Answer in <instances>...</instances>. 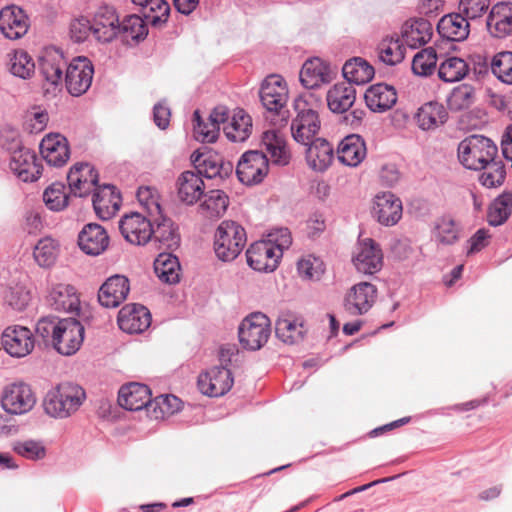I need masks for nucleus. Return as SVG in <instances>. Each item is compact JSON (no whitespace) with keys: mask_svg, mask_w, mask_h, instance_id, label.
Wrapping results in <instances>:
<instances>
[{"mask_svg":"<svg viewBox=\"0 0 512 512\" xmlns=\"http://www.w3.org/2000/svg\"><path fill=\"white\" fill-rule=\"evenodd\" d=\"M297 269L301 278L314 281L320 280L325 272L323 261L313 255H307L301 258L298 261Z\"/></svg>","mask_w":512,"mask_h":512,"instance_id":"e2e57ef3","label":"nucleus"},{"mask_svg":"<svg viewBox=\"0 0 512 512\" xmlns=\"http://www.w3.org/2000/svg\"><path fill=\"white\" fill-rule=\"evenodd\" d=\"M275 333L280 341L293 345L303 340L306 328L301 317L287 312L282 313L277 319Z\"/></svg>","mask_w":512,"mask_h":512,"instance_id":"2f4dec72","label":"nucleus"},{"mask_svg":"<svg viewBox=\"0 0 512 512\" xmlns=\"http://www.w3.org/2000/svg\"><path fill=\"white\" fill-rule=\"evenodd\" d=\"M12 450L22 458L30 461L43 460L47 455V449L42 440L21 439L13 442Z\"/></svg>","mask_w":512,"mask_h":512,"instance_id":"6e6d98bb","label":"nucleus"},{"mask_svg":"<svg viewBox=\"0 0 512 512\" xmlns=\"http://www.w3.org/2000/svg\"><path fill=\"white\" fill-rule=\"evenodd\" d=\"M93 195V207L100 219L108 220L115 215L121 205L120 194L112 185L98 187Z\"/></svg>","mask_w":512,"mask_h":512,"instance_id":"f704fd0d","label":"nucleus"},{"mask_svg":"<svg viewBox=\"0 0 512 512\" xmlns=\"http://www.w3.org/2000/svg\"><path fill=\"white\" fill-rule=\"evenodd\" d=\"M448 117V111L442 103L428 101L418 107L413 119L421 131L432 132L443 126Z\"/></svg>","mask_w":512,"mask_h":512,"instance_id":"5701e85b","label":"nucleus"},{"mask_svg":"<svg viewBox=\"0 0 512 512\" xmlns=\"http://www.w3.org/2000/svg\"><path fill=\"white\" fill-rule=\"evenodd\" d=\"M177 195L181 202L187 205L195 204L204 194V182L199 173L184 171L176 182Z\"/></svg>","mask_w":512,"mask_h":512,"instance_id":"e433bc0d","label":"nucleus"},{"mask_svg":"<svg viewBox=\"0 0 512 512\" xmlns=\"http://www.w3.org/2000/svg\"><path fill=\"white\" fill-rule=\"evenodd\" d=\"M248 265L258 272H273L279 265L281 253L264 240L256 241L246 251Z\"/></svg>","mask_w":512,"mask_h":512,"instance_id":"aec40b11","label":"nucleus"},{"mask_svg":"<svg viewBox=\"0 0 512 512\" xmlns=\"http://www.w3.org/2000/svg\"><path fill=\"white\" fill-rule=\"evenodd\" d=\"M49 305L56 311L78 313L80 300L75 288L69 284H55L47 296Z\"/></svg>","mask_w":512,"mask_h":512,"instance_id":"72a5a7b5","label":"nucleus"},{"mask_svg":"<svg viewBox=\"0 0 512 512\" xmlns=\"http://www.w3.org/2000/svg\"><path fill=\"white\" fill-rule=\"evenodd\" d=\"M367 150L361 136L351 134L346 136L338 145V160L345 166L357 167L366 158Z\"/></svg>","mask_w":512,"mask_h":512,"instance_id":"c9c22d12","label":"nucleus"},{"mask_svg":"<svg viewBox=\"0 0 512 512\" xmlns=\"http://www.w3.org/2000/svg\"><path fill=\"white\" fill-rule=\"evenodd\" d=\"M234 379L229 369L215 366L201 373L198 377V388L204 395L219 397L226 394L233 386Z\"/></svg>","mask_w":512,"mask_h":512,"instance_id":"f3484780","label":"nucleus"},{"mask_svg":"<svg viewBox=\"0 0 512 512\" xmlns=\"http://www.w3.org/2000/svg\"><path fill=\"white\" fill-rule=\"evenodd\" d=\"M229 205V198L222 190H211L205 194L200 211L205 217H220Z\"/></svg>","mask_w":512,"mask_h":512,"instance_id":"864d4df0","label":"nucleus"},{"mask_svg":"<svg viewBox=\"0 0 512 512\" xmlns=\"http://www.w3.org/2000/svg\"><path fill=\"white\" fill-rule=\"evenodd\" d=\"M460 163L471 170H482L497 156V146L492 140L482 135H471L458 145Z\"/></svg>","mask_w":512,"mask_h":512,"instance_id":"f03ea898","label":"nucleus"},{"mask_svg":"<svg viewBox=\"0 0 512 512\" xmlns=\"http://www.w3.org/2000/svg\"><path fill=\"white\" fill-rule=\"evenodd\" d=\"M433 28L425 19L406 21L401 29L402 42L411 48L426 44L432 37Z\"/></svg>","mask_w":512,"mask_h":512,"instance_id":"79ce46f5","label":"nucleus"},{"mask_svg":"<svg viewBox=\"0 0 512 512\" xmlns=\"http://www.w3.org/2000/svg\"><path fill=\"white\" fill-rule=\"evenodd\" d=\"M367 107L372 112L383 113L397 102V93L393 86L384 83L371 85L364 94Z\"/></svg>","mask_w":512,"mask_h":512,"instance_id":"473e14b6","label":"nucleus"},{"mask_svg":"<svg viewBox=\"0 0 512 512\" xmlns=\"http://www.w3.org/2000/svg\"><path fill=\"white\" fill-rule=\"evenodd\" d=\"M512 211V193L504 192L490 204L487 221L492 226L502 225L507 221Z\"/></svg>","mask_w":512,"mask_h":512,"instance_id":"8fccbe9b","label":"nucleus"},{"mask_svg":"<svg viewBox=\"0 0 512 512\" xmlns=\"http://www.w3.org/2000/svg\"><path fill=\"white\" fill-rule=\"evenodd\" d=\"M460 236V227L450 216L439 218L433 229V237L438 244L452 245Z\"/></svg>","mask_w":512,"mask_h":512,"instance_id":"3c124183","label":"nucleus"},{"mask_svg":"<svg viewBox=\"0 0 512 512\" xmlns=\"http://www.w3.org/2000/svg\"><path fill=\"white\" fill-rule=\"evenodd\" d=\"M377 297L376 287L369 282H360L353 285L344 298V309L351 315L367 313Z\"/></svg>","mask_w":512,"mask_h":512,"instance_id":"6ab92c4d","label":"nucleus"},{"mask_svg":"<svg viewBox=\"0 0 512 512\" xmlns=\"http://www.w3.org/2000/svg\"><path fill=\"white\" fill-rule=\"evenodd\" d=\"M93 37L102 43L113 41L121 32V23L114 7L102 5L97 8L91 19Z\"/></svg>","mask_w":512,"mask_h":512,"instance_id":"2eb2a0df","label":"nucleus"},{"mask_svg":"<svg viewBox=\"0 0 512 512\" xmlns=\"http://www.w3.org/2000/svg\"><path fill=\"white\" fill-rule=\"evenodd\" d=\"M371 213L379 224L386 227L394 226L402 218V201L391 192H380L373 198Z\"/></svg>","mask_w":512,"mask_h":512,"instance_id":"dca6fc26","label":"nucleus"},{"mask_svg":"<svg viewBox=\"0 0 512 512\" xmlns=\"http://www.w3.org/2000/svg\"><path fill=\"white\" fill-rule=\"evenodd\" d=\"M333 77L334 72L330 65L317 57L307 60L300 71V81L308 89L329 83Z\"/></svg>","mask_w":512,"mask_h":512,"instance_id":"7c9ffc66","label":"nucleus"},{"mask_svg":"<svg viewBox=\"0 0 512 512\" xmlns=\"http://www.w3.org/2000/svg\"><path fill=\"white\" fill-rule=\"evenodd\" d=\"M181 400L174 395L157 396L151 404L154 418H164L170 416L181 409Z\"/></svg>","mask_w":512,"mask_h":512,"instance_id":"69168bd1","label":"nucleus"},{"mask_svg":"<svg viewBox=\"0 0 512 512\" xmlns=\"http://www.w3.org/2000/svg\"><path fill=\"white\" fill-rule=\"evenodd\" d=\"M151 324L149 310L137 304L124 306L118 314L119 328L129 334L144 332Z\"/></svg>","mask_w":512,"mask_h":512,"instance_id":"393cba45","label":"nucleus"},{"mask_svg":"<svg viewBox=\"0 0 512 512\" xmlns=\"http://www.w3.org/2000/svg\"><path fill=\"white\" fill-rule=\"evenodd\" d=\"M343 76L349 84L362 85L374 76V68L364 59L356 57L347 61L342 68Z\"/></svg>","mask_w":512,"mask_h":512,"instance_id":"c03bdc74","label":"nucleus"},{"mask_svg":"<svg viewBox=\"0 0 512 512\" xmlns=\"http://www.w3.org/2000/svg\"><path fill=\"white\" fill-rule=\"evenodd\" d=\"M33 256L40 267H51L55 264L58 256V243L50 237L39 240L34 248Z\"/></svg>","mask_w":512,"mask_h":512,"instance_id":"bf43d9fd","label":"nucleus"},{"mask_svg":"<svg viewBox=\"0 0 512 512\" xmlns=\"http://www.w3.org/2000/svg\"><path fill=\"white\" fill-rule=\"evenodd\" d=\"M203 159L199 163V175L204 174L206 178L212 179L216 177L225 178L232 173L233 165L231 162H225L217 154H207L202 156Z\"/></svg>","mask_w":512,"mask_h":512,"instance_id":"de8ad7c7","label":"nucleus"},{"mask_svg":"<svg viewBox=\"0 0 512 512\" xmlns=\"http://www.w3.org/2000/svg\"><path fill=\"white\" fill-rule=\"evenodd\" d=\"M29 28V22L23 10L16 6H8L0 11V30L11 40L24 36Z\"/></svg>","mask_w":512,"mask_h":512,"instance_id":"c756f323","label":"nucleus"},{"mask_svg":"<svg viewBox=\"0 0 512 512\" xmlns=\"http://www.w3.org/2000/svg\"><path fill=\"white\" fill-rule=\"evenodd\" d=\"M271 334V323L269 318L256 312L244 318L239 326L238 335L241 345L251 351L262 348L268 341Z\"/></svg>","mask_w":512,"mask_h":512,"instance_id":"39448f33","label":"nucleus"},{"mask_svg":"<svg viewBox=\"0 0 512 512\" xmlns=\"http://www.w3.org/2000/svg\"><path fill=\"white\" fill-rule=\"evenodd\" d=\"M85 398L86 394L82 387L71 382H64L46 393L43 408L47 415L64 419L75 413Z\"/></svg>","mask_w":512,"mask_h":512,"instance_id":"f257e3e1","label":"nucleus"},{"mask_svg":"<svg viewBox=\"0 0 512 512\" xmlns=\"http://www.w3.org/2000/svg\"><path fill=\"white\" fill-rule=\"evenodd\" d=\"M8 56L9 70L14 76L28 79L34 74L35 63L25 50H14Z\"/></svg>","mask_w":512,"mask_h":512,"instance_id":"5fc2aeb1","label":"nucleus"},{"mask_svg":"<svg viewBox=\"0 0 512 512\" xmlns=\"http://www.w3.org/2000/svg\"><path fill=\"white\" fill-rule=\"evenodd\" d=\"M268 171L267 155L257 150L245 152L239 159L236 168L239 181L247 186L261 183L267 176Z\"/></svg>","mask_w":512,"mask_h":512,"instance_id":"1a4fd4ad","label":"nucleus"},{"mask_svg":"<svg viewBox=\"0 0 512 512\" xmlns=\"http://www.w3.org/2000/svg\"><path fill=\"white\" fill-rule=\"evenodd\" d=\"M491 70L501 82L512 84V52L497 53L492 59Z\"/></svg>","mask_w":512,"mask_h":512,"instance_id":"680f3d73","label":"nucleus"},{"mask_svg":"<svg viewBox=\"0 0 512 512\" xmlns=\"http://www.w3.org/2000/svg\"><path fill=\"white\" fill-rule=\"evenodd\" d=\"M129 291L128 279L125 276L114 275L100 287L98 301L103 307L116 308L127 298Z\"/></svg>","mask_w":512,"mask_h":512,"instance_id":"cd10ccee","label":"nucleus"},{"mask_svg":"<svg viewBox=\"0 0 512 512\" xmlns=\"http://www.w3.org/2000/svg\"><path fill=\"white\" fill-rule=\"evenodd\" d=\"M67 68L64 54L56 48L46 49L39 60V71L46 84L57 87L62 84Z\"/></svg>","mask_w":512,"mask_h":512,"instance_id":"412c9836","label":"nucleus"},{"mask_svg":"<svg viewBox=\"0 0 512 512\" xmlns=\"http://www.w3.org/2000/svg\"><path fill=\"white\" fill-rule=\"evenodd\" d=\"M469 19L463 14L453 13L443 16L437 25L439 34L451 41H463L469 35Z\"/></svg>","mask_w":512,"mask_h":512,"instance_id":"37998d69","label":"nucleus"},{"mask_svg":"<svg viewBox=\"0 0 512 512\" xmlns=\"http://www.w3.org/2000/svg\"><path fill=\"white\" fill-rule=\"evenodd\" d=\"M35 336L31 329L22 325L6 327L1 335V345L12 358L21 359L30 355L35 348Z\"/></svg>","mask_w":512,"mask_h":512,"instance_id":"6e6552de","label":"nucleus"},{"mask_svg":"<svg viewBox=\"0 0 512 512\" xmlns=\"http://www.w3.org/2000/svg\"><path fill=\"white\" fill-rule=\"evenodd\" d=\"M40 153L50 166L61 167L70 158V148L67 139L59 133L46 135L40 143Z\"/></svg>","mask_w":512,"mask_h":512,"instance_id":"b1692460","label":"nucleus"},{"mask_svg":"<svg viewBox=\"0 0 512 512\" xmlns=\"http://www.w3.org/2000/svg\"><path fill=\"white\" fill-rule=\"evenodd\" d=\"M5 302L16 311H23L32 297L30 290L24 285L10 286L4 296Z\"/></svg>","mask_w":512,"mask_h":512,"instance_id":"338daca9","label":"nucleus"},{"mask_svg":"<svg viewBox=\"0 0 512 512\" xmlns=\"http://www.w3.org/2000/svg\"><path fill=\"white\" fill-rule=\"evenodd\" d=\"M118 403L121 407L130 411H139L146 408L151 410V391L140 383H129L119 390Z\"/></svg>","mask_w":512,"mask_h":512,"instance_id":"c85d7f7f","label":"nucleus"},{"mask_svg":"<svg viewBox=\"0 0 512 512\" xmlns=\"http://www.w3.org/2000/svg\"><path fill=\"white\" fill-rule=\"evenodd\" d=\"M487 28L494 37L504 38L512 34V4L494 5L487 18Z\"/></svg>","mask_w":512,"mask_h":512,"instance_id":"58836bf2","label":"nucleus"},{"mask_svg":"<svg viewBox=\"0 0 512 512\" xmlns=\"http://www.w3.org/2000/svg\"><path fill=\"white\" fill-rule=\"evenodd\" d=\"M438 57L433 47H427L417 52L412 60V71L415 75L427 77L436 70Z\"/></svg>","mask_w":512,"mask_h":512,"instance_id":"13d9d810","label":"nucleus"},{"mask_svg":"<svg viewBox=\"0 0 512 512\" xmlns=\"http://www.w3.org/2000/svg\"><path fill=\"white\" fill-rule=\"evenodd\" d=\"M139 204L152 216H161L162 210L159 202V194L155 188L149 186L139 187L137 191Z\"/></svg>","mask_w":512,"mask_h":512,"instance_id":"774afa93","label":"nucleus"},{"mask_svg":"<svg viewBox=\"0 0 512 512\" xmlns=\"http://www.w3.org/2000/svg\"><path fill=\"white\" fill-rule=\"evenodd\" d=\"M261 146L264 155H267L268 162L278 166H286L290 163L291 152L286 139L277 130H267L262 135Z\"/></svg>","mask_w":512,"mask_h":512,"instance_id":"a878e982","label":"nucleus"},{"mask_svg":"<svg viewBox=\"0 0 512 512\" xmlns=\"http://www.w3.org/2000/svg\"><path fill=\"white\" fill-rule=\"evenodd\" d=\"M67 180L74 195L85 197L96 189L98 174L89 163H77L71 167Z\"/></svg>","mask_w":512,"mask_h":512,"instance_id":"4be33fe9","label":"nucleus"},{"mask_svg":"<svg viewBox=\"0 0 512 512\" xmlns=\"http://www.w3.org/2000/svg\"><path fill=\"white\" fill-rule=\"evenodd\" d=\"M326 101L332 113L343 114L355 103L356 89L346 82L336 83L328 89Z\"/></svg>","mask_w":512,"mask_h":512,"instance_id":"4c0bfd02","label":"nucleus"},{"mask_svg":"<svg viewBox=\"0 0 512 512\" xmlns=\"http://www.w3.org/2000/svg\"><path fill=\"white\" fill-rule=\"evenodd\" d=\"M474 99V88L468 84H462L452 90L447 102L451 110L460 111L469 108Z\"/></svg>","mask_w":512,"mask_h":512,"instance_id":"052dcab7","label":"nucleus"},{"mask_svg":"<svg viewBox=\"0 0 512 512\" xmlns=\"http://www.w3.org/2000/svg\"><path fill=\"white\" fill-rule=\"evenodd\" d=\"M297 113L291 123V133L295 141L308 145L320 129L318 113L312 108L305 97L294 100Z\"/></svg>","mask_w":512,"mask_h":512,"instance_id":"20e7f679","label":"nucleus"},{"mask_svg":"<svg viewBox=\"0 0 512 512\" xmlns=\"http://www.w3.org/2000/svg\"><path fill=\"white\" fill-rule=\"evenodd\" d=\"M78 245L87 255L102 254L109 246L107 231L99 224H86L78 235Z\"/></svg>","mask_w":512,"mask_h":512,"instance_id":"bb28decb","label":"nucleus"},{"mask_svg":"<svg viewBox=\"0 0 512 512\" xmlns=\"http://www.w3.org/2000/svg\"><path fill=\"white\" fill-rule=\"evenodd\" d=\"M259 96L263 107L268 112L282 114L289 98L286 81L279 75L266 77L262 82Z\"/></svg>","mask_w":512,"mask_h":512,"instance_id":"ddd939ff","label":"nucleus"},{"mask_svg":"<svg viewBox=\"0 0 512 512\" xmlns=\"http://www.w3.org/2000/svg\"><path fill=\"white\" fill-rule=\"evenodd\" d=\"M138 6L143 18L152 25L164 23L169 17L170 6L166 0H143Z\"/></svg>","mask_w":512,"mask_h":512,"instance_id":"4d7b16f0","label":"nucleus"},{"mask_svg":"<svg viewBox=\"0 0 512 512\" xmlns=\"http://www.w3.org/2000/svg\"><path fill=\"white\" fill-rule=\"evenodd\" d=\"M226 137L232 142H244L252 133V118L243 109H236L222 124Z\"/></svg>","mask_w":512,"mask_h":512,"instance_id":"a19ab883","label":"nucleus"},{"mask_svg":"<svg viewBox=\"0 0 512 512\" xmlns=\"http://www.w3.org/2000/svg\"><path fill=\"white\" fill-rule=\"evenodd\" d=\"M0 403L6 413L23 415L33 409L36 404V396L30 385L24 382H14L3 388Z\"/></svg>","mask_w":512,"mask_h":512,"instance_id":"423d86ee","label":"nucleus"},{"mask_svg":"<svg viewBox=\"0 0 512 512\" xmlns=\"http://www.w3.org/2000/svg\"><path fill=\"white\" fill-rule=\"evenodd\" d=\"M377 50L379 60L387 65H396L405 57V46L399 37L384 38Z\"/></svg>","mask_w":512,"mask_h":512,"instance_id":"09e8293b","label":"nucleus"},{"mask_svg":"<svg viewBox=\"0 0 512 512\" xmlns=\"http://www.w3.org/2000/svg\"><path fill=\"white\" fill-rule=\"evenodd\" d=\"M247 242L245 229L237 222L226 220L217 227L214 237V251L223 262L236 259Z\"/></svg>","mask_w":512,"mask_h":512,"instance_id":"7ed1b4c3","label":"nucleus"},{"mask_svg":"<svg viewBox=\"0 0 512 512\" xmlns=\"http://www.w3.org/2000/svg\"><path fill=\"white\" fill-rule=\"evenodd\" d=\"M94 75L92 62L86 57L73 59L66 68L65 83L72 96H81L90 88Z\"/></svg>","mask_w":512,"mask_h":512,"instance_id":"4468645a","label":"nucleus"},{"mask_svg":"<svg viewBox=\"0 0 512 512\" xmlns=\"http://www.w3.org/2000/svg\"><path fill=\"white\" fill-rule=\"evenodd\" d=\"M352 263L356 270L372 275L383 267V252L380 245L372 238L358 241L352 254Z\"/></svg>","mask_w":512,"mask_h":512,"instance_id":"9b49d317","label":"nucleus"},{"mask_svg":"<svg viewBox=\"0 0 512 512\" xmlns=\"http://www.w3.org/2000/svg\"><path fill=\"white\" fill-rule=\"evenodd\" d=\"M9 169L20 181L34 182L41 177L43 166L32 150L16 143L10 153Z\"/></svg>","mask_w":512,"mask_h":512,"instance_id":"0eeeda50","label":"nucleus"},{"mask_svg":"<svg viewBox=\"0 0 512 512\" xmlns=\"http://www.w3.org/2000/svg\"><path fill=\"white\" fill-rule=\"evenodd\" d=\"M84 340V327L75 318L59 319V328L52 341L53 347L62 355L75 354Z\"/></svg>","mask_w":512,"mask_h":512,"instance_id":"9d476101","label":"nucleus"},{"mask_svg":"<svg viewBox=\"0 0 512 512\" xmlns=\"http://www.w3.org/2000/svg\"><path fill=\"white\" fill-rule=\"evenodd\" d=\"M228 120V109L225 106H217L210 113L206 122L201 119L200 113L196 110L193 114V132L196 140L203 143H212L217 140L220 125Z\"/></svg>","mask_w":512,"mask_h":512,"instance_id":"a211bd4d","label":"nucleus"},{"mask_svg":"<svg viewBox=\"0 0 512 512\" xmlns=\"http://www.w3.org/2000/svg\"><path fill=\"white\" fill-rule=\"evenodd\" d=\"M160 217L162 219L157 223L156 228L153 229L152 238L160 244V249L174 250L180 244L177 228L170 219L164 218L162 215Z\"/></svg>","mask_w":512,"mask_h":512,"instance_id":"49530a36","label":"nucleus"},{"mask_svg":"<svg viewBox=\"0 0 512 512\" xmlns=\"http://www.w3.org/2000/svg\"><path fill=\"white\" fill-rule=\"evenodd\" d=\"M119 230L123 238L135 246L146 245L153 236L151 220L138 212L123 215L119 220Z\"/></svg>","mask_w":512,"mask_h":512,"instance_id":"f8f14e48","label":"nucleus"},{"mask_svg":"<svg viewBox=\"0 0 512 512\" xmlns=\"http://www.w3.org/2000/svg\"><path fill=\"white\" fill-rule=\"evenodd\" d=\"M45 205L52 211H61L68 205V196L62 183H53L43 193Z\"/></svg>","mask_w":512,"mask_h":512,"instance_id":"0e129e2a","label":"nucleus"},{"mask_svg":"<svg viewBox=\"0 0 512 512\" xmlns=\"http://www.w3.org/2000/svg\"><path fill=\"white\" fill-rule=\"evenodd\" d=\"M334 160L333 146L325 139L317 138L308 144L306 161L308 166L316 172H324Z\"/></svg>","mask_w":512,"mask_h":512,"instance_id":"ea45409f","label":"nucleus"},{"mask_svg":"<svg viewBox=\"0 0 512 512\" xmlns=\"http://www.w3.org/2000/svg\"><path fill=\"white\" fill-rule=\"evenodd\" d=\"M154 271L157 277L165 283L174 284L179 281L180 264L171 253H161L154 261Z\"/></svg>","mask_w":512,"mask_h":512,"instance_id":"a18cd8bd","label":"nucleus"},{"mask_svg":"<svg viewBox=\"0 0 512 512\" xmlns=\"http://www.w3.org/2000/svg\"><path fill=\"white\" fill-rule=\"evenodd\" d=\"M468 73L467 63L459 57H448L440 63L438 68L439 78L448 83L462 80Z\"/></svg>","mask_w":512,"mask_h":512,"instance_id":"603ef678","label":"nucleus"}]
</instances>
